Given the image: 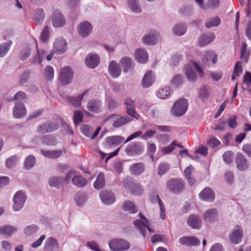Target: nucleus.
<instances>
[{
    "label": "nucleus",
    "mask_w": 251,
    "mask_h": 251,
    "mask_svg": "<svg viewBox=\"0 0 251 251\" xmlns=\"http://www.w3.org/2000/svg\"><path fill=\"white\" fill-rule=\"evenodd\" d=\"M166 186L170 192L176 195L180 194L185 189L184 182L180 178L169 179L167 182Z\"/></svg>",
    "instance_id": "1"
},
{
    "label": "nucleus",
    "mask_w": 251,
    "mask_h": 251,
    "mask_svg": "<svg viewBox=\"0 0 251 251\" xmlns=\"http://www.w3.org/2000/svg\"><path fill=\"white\" fill-rule=\"evenodd\" d=\"M144 144L140 141L129 143L125 149L126 154L129 156H135L141 154L144 151Z\"/></svg>",
    "instance_id": "2"
},
{
    "label": "nucleus",
    "mask_w": 251,
    "mask_h": 251,
    "mask_svg": "<svg viewBox=\"0 0 251 251\" xmlns=\"http://www.w3.org/2000/svg\"><path fill=\"white\" fill-rule=\"evenodd\" d=\"M108 245L111 250L113 251H125L130 247V243L123 239L114 238L110 240Z\"/></svg>",
    "instance_id": "3"
},
{
    "label": "nucleus",
    "mask_w": 251,
    "mask_h": 251,
    "mask_svg": "<svg viewBox=\"0 0 251 251\" xmlns=\"http://www.w3.org/2000/svg\"><path fill=\"white\" fill-rule=\"evenodd\" d=\"M188 108V101L186 99H180L176 101L172 108L173 115L180 117L184 115Z\"/></svg>",
    "instance_id": "4"
},
{
    "label": "nucleus",
    "mask_w": 251,
    "mask_h": 251,
    "mask_svg": "<svg viewBox=\"0 0 251 251\" xmlns=\"http://www.w3.org/2000/svg\"><path fill=\"white\" fill-rule=\"evenodd\" d=\"M138 215L142 220H137L134 222L133 224L140 231L143 237L145 238L146 236L145 231L146 229H148V230L151 232H153V230H152L150 227L151 225L150 221L142 213H139Z\"/></svg>",
    "instance_id": "5"
},
{
    "label": "nucleus",
    "mask_w": 251,
    "mask_h": 251,
    "mask_svg": "<svg viewBox=\"0 0 251 251\" xmlns=\"http://www.w3.org/2000/svg\"><path fill=\"white\" fill-rule=\"evenodd\" d=\"M26 200V196L23 190L17 191L13 199V209L14 211L20 210L24 206Z\"/></svg>",
    "instance_id": "6"
},
{
    "label": "nucleus",
    "mask_w": 251,
    "mask_h": 251,
    "mask_svg": "<svg viewBox=\"0 0 251 251\" xmlns=\"http://www.w3.org/2000/svg\"><path fill=\"white\" fill-rule=\"evenodd\" d=\"M73 77V72L70 67H65L60 70L59 78L63 85H66L70 83Z\"/></svg>",
    "instance_id": "7"
},
{
    "label": "nucleus",
    "mask_w": 251,
    "mask_h": 251,
    "mask_svg": "<svg viewBox=\"0 0 251 251\" xmlns=\"http://www.w3.org/2000/svg\"><path fill=\"white\" fill-rule=\"evenodd\" d=\"M243 237V230L239 225H236L228 235L229 241L233 244L240 243Z\"/></svg>",
    "instance_id": "8"
},
{
    "label": "nucleus",
    "mask_w": 251,
    "mask_h": 251,
    "mask_svg": "<svg viewBox=\"0 0 251 251\" xmlns=\"http://www.w3.org/2000/svg\"><path fill=\"white\" fill-rule=\"evenodd\" d=\"M59 125L55 122H47L39 125L37 128L39 133L44 134L53 132L58 129Z\"/></svg>",
    "instance_id": "9"
},
{
    "label": "nucleus",
    "mask_w": 251,
    "mask_h": 251,
    "mask_svg": "<svg viewBox=\"0 0 251 251\" xmlns=\"http://www.w3.org/2000/svg\"><path fill=\"white\" fill-rule=\"evenodd\" d=\"M126 108V113L130 116V118L138 120L140 118V115L138 114L135 110V103L130 99H126L124 102Z\"/></svg>",
    "instance_id": "10"
},
{
    "label": "nucleus",
    "mask_w": 251,
    "mask_h": 251,
    "mask_svg": "<svg viewBox=\"0 0 251 251\" xmlns=\"http://www.w3.org/2000/svg\"><path fill=\"white\" fill-rule=\"evenodd\" d=\"M100 197L102 203L106 205H111L116 201L115 195L111 191H101L100 193Z\"/></svg>",
    "instance_id": "11"
},
{
    "label": "nucleus",
    "mask_w": 251,
    "mask_h": 251,
    "mask_svg": "<svg viewBox=\"0 0 251 251\" xmlns=\"http://www.w3.org/2000/svg\"><path fill=\"white\" fill-rule=\"evenodd\" d=\"M51 22L55 27L63 26L66 24L65 18L59 10H55L53 12Z\"/></svg>",
    "instance_id": "12"
},
{
    "label": "nucleus",
    "mask_w": 251,
    "mask_h": 251,
    "mask_svg": "<svg viewBox=\"0 0 251 251\" xmlns=\"http://www.w3.org/2000/svg\"><path fill=\"white\" fill-rule=\"evenodd\" d=\"M114 117H115V119L112 125L115 128H119L132 121V118L127 116H121L117 114H112L110 116V118Z\"/></svg>",
    "instance_id": "13"
},
{
    "label": "nucleus",
    "mask_w": 251,
    "mask_h": 251,
    "mask_svg": "<svg viewBox=\"0 0 251 251\" xmlns=\"http://www.w3.org/2000/svg\"><path fill=\"white\" fill-rule=\"evenodd\" d=\"M59 244L57 239L53 237L48 238L45 243L43 251H58Z\"/></svg>",
    "instance_id": "14"
},
{
    "label": "nucleus",
    "mask_w": 251,
    "mask_h": 251,
    "mask_svg": "<svg viewBox=\"0 0 251 251\" xmlns=\"http://www.w3.org/2000/svg\"><path fill=\"white\" fill-rule=\"evenodd\" d=\"M199 197L202 201L212 202L215 200V194L211 188L207 187L200 193Z\"/></svg>",
    "instance_id": "15"
},
{
    "label": "nucleus",
    "mask_w": 251,
    "mask_h": 251,
    "mask_svg": "<svg viewBox=\"0 0 251 251\" xmlns=\"http://www.w3.org/2000/svg\"><path fill=\"white\" fill-rule=\"evenodd\" d=\"M217 60V55L213 51L206 52L202 58V62L205 66H210L211 64H215Z\"/></svg>",
    "instance_id": "16"
},
{
    "label": "nucleus",
    "mask_w": 251,
    "mask_h": 251,
    "mask_svg": "<svg viewBox=\"0 0 251 251\" xmlns=\"http://www.w3.org/2000/svg\"><path fill=\"white\" fill-rule=\"evenodd\" d=\"M100 58L96 53L89 54L85 59L86 65L90 68H95L98 66Z\"/></svg>",
    "instance_id": "17"
},
{
    "label": "nucleus",
    "mask_w": 251,
    "mask_h": 251,
    "mask_svg": "<svg viewBox=\"0 0 251 251\" xmlns=\"http://www.w3.org/2000/svg\"><path fill=\"white\" fill-rule=\"evenodd\" d=\"M159 39V35L158 32H149L142 38L143 43L147 45H155Z\"/></svg>",
    "instance_id": "18"
},
{
    "label": "nucleus",
    "mask_w": 251,
    "mask_h": 251,
    "mask_svg": "<svg viewBox=\"0 0 251 251\" xmlns=\"http://www.w3.org/2000/svg\"><path fill=\"white\" fill-rule=\"evenodd\" d=\"M124 186L128 191L135 195H139L142 191V189L140 186L134 184L132 181L128 178L124 179Z\"/></svg>",
    "instance_id": "19"
},
{
    "label": "nucleus",
    "mask_w": 251,
    "mask_h": 251,
    "mask_svg": "<svg viewBox=\"0 0 251 251\" xmlns=\"http://www.w3.org/2000/svg\"><path fill=\"white\" fill-rule=\"evenodd\" d=\"M179 243L183 246H198L200 244V241L194 236H182L179 239Z\"/></svg>",
    "instance_id": "20"
},
{
    "label": "nucleus",
    "mask_w": 251,
    "mask_h": 251,
    "mask_svg": "<svg viewBox=\"0 0 251 251\" xmlns=\"http://www.w3.org/2000/svg\"><path fill=\"white\" fill-rule=\"evenodd\" d=\"M188 225L193 229H199L201 226V221L200 217L195 214H191L187 219Z\"/></svg>",
    "instance_id": "21"
},
{
    "label": "nucleus",
    "mask_w": 251,
    "mask_h": 251,
    "mask_svg": "<svg viewBox=\"0 0 251 251\" xmlns=\"http://www.w3.org/2000/svg\"><path fill=\"white\" fill-rule=\"evenodd\" d=\"M102 102L98 99L89 100L87 107L89 111L95 113H99L101 111Z\"/></svg>",
    "instance_id": "22"
},
{
    "label": "nucleus",
    "mask_w": 251,
    "mask_h": 251,
    "mask_svg": "<svg viewBox=\"0 0 251 251\" xmlns=\"http://www.w3.org/2000/svg\"><path fill=\"white\" fill-rule=\"evenodd\" d=\"M235 162L238 169L241 171L246 170L249 167L245 156L241 153L236 154Z\"/></svg>",
    "instance_id": "23"
},
{
    "label": "nucleus",
    "mask_w": 251,
    "mask_h": 251,
    "mask_svg": "<svg viewBox=\"0 0 251 251\" xmlns=\"http://www.w3.org/2000/svg\"><path fill=\"white\" fill-rule=\"evenodd\" d=\"M53 46L54 50L58 54H63L66 50L67 42L62 37H60L56 39Z\"/></svg>",
    "instance_id": "24"
},
{
    "label": "nucleus",
    "mask_w": 251,
    "mask_h": 251,
    "mask_svg": "<svg viewBox=\"0 0 251 251\" xmlns=\"http://www.w3.org/2000/svg\"><path fill=\"white\" fill-rule=\"evenodd\" d=\"M14 117L16 118H20L26 113L25 106L22 102H17L13 110Z\"/></svg>",
    "instance_id": "25"
},
{
    "label": "nucleus",
    "mask_w": 251,
    "mask_h": 251,
    "mask_svg": "<svg viewBox=\"0 0 251 251\" xmlns=\"http://www.w3.org/2000/svg\"><path fill=\"white\" fill-rule=\"evenodd\" d=\"M155 78V75L152 71L147 72L143 78V87L144 88L150 87L154 83Z\"/></svg>",
    "instance_id": "26"
},
{
    "label": "nucleus",
    "mask_w": 251,
    "mask_h": 251,
    "mask_svg": "<svg viewBox=\"0 0 251 251\" xmlns=\"http://www.w3.org/2000/svg\"><path fill=\"white\" fill-rule=\"evenodd\" d=\"M17 231V228L10 225L0 226V235L10 237Z\"/></svg>",
    "instance_id": "27"
},
{
    "label": "nucleus",
    "mask_w": 251,
    "mask_h": 251,
    "mask_svg": "<svg viewBox=\"0 0 251 251\" xmlns=\"http://www.w3.org/2000/svg\"><path fill=\"white\" fill-rule=\"evenodd\" d=\"M215 38L213 32H204L199 40V44L201 47H204L211 43Z\"/></svg>",
    "instance_id": "28"
},
{
    "label": "nucleus",
    "mask_w": 251,
    "mask_h": 251,
    "mask_svg": "<svg viewBox=\"0 0 251 251\" xmlns=\"http://www.w3.org/2000/svg\"><path fill=\"white\" fill-rule=\"evenodd\" d=\"M136 60L140 63L145 64L148 61V55L146 50L143 49L136 50L134 53Z\"/></svg>",
    "instance_id": "29"
},
{
    "label": "nucleus",
    "mask_w": 251,
    "mask_h": 251,
    "mask_svg": "<svg viewBox=\"0 0 251 251\" xmlns=\"http://www.w3.org/2000/svg\"><path fill=\"white\" fill-rule=\"evenodd\" d=\"M108 70L110 74L113 78H117L121 73V69L118 64L115 61H112L109 64Z\"/></svg>",
    "instance_id": "30"
},
{
    "label": "nucleus",
    "mask_w": 251,
    "mask_h": 251,
    "mask_svg": "<svg viewBox=\"0 0 251 251\" xmlns=\"http://www.w3.org/2000/svg\"><path fill=\"white\" fill-rule=\"evenodd\" d=\"M145 169V165L141 162L134 163L129 167L131 174L134 176L141 175L144 172Z\"/></svg>",
    "instance_id": "31"
},
{
    "label": "nucleus",
    "mask_w": 251,
    "mask_h": 251,
    "mask_svg": "<svg viewBox=\"0 0 251 251\" xmlns=\"http://www.w3.org/2000/svg\"><path fill=\"white\" fill-rule=\"evenodd\" d=\"M121 66L124 68L125 72L132 70L134 66V62L132 59L127 56H125L121 58L120 60Z\"/></svg>",
    "instance_id": "32"
},
{
    "label": "nucleus",
    "mask_w": 251,
    "mask_h": 251,
    "mask_svg": "<svg viewBox=\"0 0 251 251\" xmlns=\"http://www.w3.org/2000/svg\"><path fill=\"white\" fill-rule=\"evenodd\" d=\"M64 182V177L62 176H53L49 179V184L51 187L60 188Z\"/></svg>",
    "instance_id": "33"
},
{
    "label": "nucleus",
    "mask_w": 251,
    "mask_h": 251,
    "mask_svg": "<svg viewBox=\"0 0 251 251\" xmlns=\"http://www.w3.org/2000/svg\"><path fill=\"white\" fill-rule=\"evenodd\" d=\"M217 216V211L215 208L209 209L203 214V219L207 222H213Z\"/></svg>",
    "instance_id": "34"
},
{
    "label": "nucleus",
    "mask_w": 251,
    "mask_h": 251,
    "mask_svg": "<svg viewBox=\"0 0 251 251\" xmlns=\"http://www.w3.org/2000/svg\"><path fill=\"white\" fill-rule=\"evenodd\" d=\"M122 209L124 211L128 212L131 214H135L138 211V209L135 205L130 201H124Z\"/></svg>",
    "instance_id": "35"
},
{
    "label": "nucleus",
    "mask_w": 251,
    "mask_h": 251,
    "mask_svg": "<svg viewBox=\"0 0 251 251\" xmlns=\"http://www.w3.org/2000/svg\"><path fill=\"white\" fill-rule=\"evenodd\" d=\"M128 6L132 12L140 13L142 12V8L139 0H128Z\"/></svg>",
    "instance_id": "36"
},
{
    "label": "nucleus",
    "mask_w": 251,
    "mask_h": 251,
    "mask_svg": "<svg viewBox=\"0 0 251 251\" xmlns=\"http://www.w3.org/2000/svg\"><path fill=\"white\" fill-rule=\"evenodd\" d=\"M41 152L43 155L49 158L56 159L61 155L62 151L61 150L56 151H46L41 150Z\"/></svg>",
    "instance_id": "37"
},
{
    "label": "nucleus",
    "mask_w": 251,
    "mask_h": 251,
    "mask_svg": "<svg viewBox=\"0 0 251 251\" xmlns=\"http://www.w3.org/2000/svg\"><path fill=\"white\" fill-rule=\"evenodd\" d=\"M87 179L79 175L73 176L72 179V183L78 188L83 187L87 183Z\"/></svg>",
    "instance_id": "38"
},
{
    "label": "nucleus",
    "mask_w": 251,
    "mask_h": 251,
    "mask_svg": "<svg viewBox=\"0 0 251 251\" xmlns=\"http://www.w3.org/2000/svg\"><path fill=\"white\" fill-rule=\"evenodd\" d=\"M31 53V48L28 45H23L19 52V58L22 61L26 60Z\"/></svg>",
    "instance_id": "39"
},
{
    "label": "nucleus",
    "mask_w": 251,
    "mask_h": 251,
    "mask_svg": "<svg viewBox=\"0 0 251 251\" xmlns=\"http://www.w3.org/2000/svg\"><path fill=\"white\" fill-rule=\"evenodd\" d=\"M19 159L20 157L17 155H12L6 159L5 166L8 169H12L17 165Z\"/></svg>",
    "instance_id": "40"
},
{
    "label": "nucleus",
    "mask_w": 251,
    "mask_h": 251,
    "mask_svg": "<svg viewBox=\"0 0 251 251\" xmlns=\"http://www.w3.org/2000/svg\"><path fill=\"white\" fill-rule=\"evenodd\" d=\"M39 230V227L34 224H32L25 227L24 233L26 236L30 237L35 234Z\"/></svg>",
    "instance_id": "41"
},
{
    "label": "nucleus",
    "mask_w": 251,
    "mask_h": 251,
    "mask_svg": "<svg viewBox=\"0 0 251 251\" xmlns=\"http://www.w3.org/2000/svg\"><path fill=\"white\" fill-rule=\"evenodd\" d=\"M87 91L84 92L82 94L78 95L75 97H69L68 100L69 102L75 107H78L80 105L81 100H82L84 95L86 94Z\"/></svg>",
    "instance_id": "42"
},
{
    "label": "nucleus",
    "mask_w": 251,
    "mask_h": 251,
    "mask_svg": "<svg viewBox=\"0 0 251 251\" xmlns=\"http://www.w3.org/2000/svg\"><path fill=\"white\" fill-rule=\"evenodd\" d=\"M250 53V51L247 50V45L246 43L243 42L241 48L240 58L244 60L246 63L248 62Z\"/></svg>",
    "instance_id": "43"
},
{
    "label": "nucleus",
    "mask_w": 251,
    "mask_h": 251,
    "mask_svg": "<svg viewBox=\"0 0 251 251\" xmlns=\"http://www.w3.org/2000/svg\"><path fill=\"white\" fill-rule=\"evenodd\" d=\"M36 159L32 155H29L25 159L24 163V168L26 170L31 169L35 164Z\"/></svg>",
    "instance_id": "44"
},
{
    "label": "nucleus",
    "mask_w": 251,
    "mask_h": 251,
    "mask_svg": "<svg viewBox=\"0 0 251 251\" xmlns=\"http://www.w3.org/2000/svg\"><path fill=\"white\" fill-rule=\"evenodd\" d=\"M221 23V20L218 17L209 18L205 22V25L207 28H210L218 26Z\"/></svg>",
    "instance_id": "45"
},
{
    "label": "nucleus",
    "mask_w": 251,
    "mask_h": 251,
    "mask_svg": "<svg viewBox=\"0 0 251 251\" xmlns=\"http://www.w3.org/2000/svg\"><path fill=\"white\" fill-rule=\"evenodd\" d=\"M93 26L88 21L81 22L77 26V31H92Z\"/></svg>",
    "instance_id": "46"
},
{
    "label": "nucleus",
    "mask_w": 251,
    "mask_h": 251,
    "mask_svg": "<svg viewBox=\"0 0 251 251\" xmlns=\"http://www.w3.org/2000/svg\"><path fill=\"white\" fill-rule=\"evenodd\" d=\"M45 14L42 8H38L34 11L33 18L38 23H42L45 18Z\"/></svg>",
    "instance_id": "47"
},
{
    "label": "nucleus",
    "mask_w": 251,
    "mask_h": 251,
    "mask_svg": "<svg viewBox=\"0 0 251 251\" xmlns=\"http://www.w3.org/2000/svg\"><path fill=\"white\" fill-rule=\"evenodd\" d=\"M12 44V41L0 44V57H4L9 51Z\"/></svg>",
    "instance_id": "48"
},
{
    "label": "nucleus",
    "mask_w": 251,
    "mask_h": 251,
    "mask_svg": "<svg viewBox=\"0 0 251 251\" xmlns=\"http://www.w3.org/2000/svg\"><path fill=\"white\" fill-rule=\"evenodd\" d=\"M104 176L102 174H100L94 183V187L96 189H100L104 186Z\"/></svg>",
    "instance_id": "49"
},
{
    "label": "nucleus",
    "mask_w": 251,
    "mask_h": 251,
    "mask_svg": "<svg viewBox=\"0 0 251 251\" xmlns=\"http://www.w3.org/2000/svg\"><path fill=\"white\" fill-rule=\"evenodd\" d=\"M124 137L120 136H114L106 138V141L110 145H118L124 141Z\"/></svg>",
    "instance_id": "50"
},
{
    "label": "nucleus",
    "mask_w": 251,
    "mask_h": 251,
    "mask_svg": "<svg viewBox=\"0 0 251 251\" xmlns=\"http://www.w3.org/2000/svg\"><path fill=\"white\" fill-rule=\"evenodd\" d=\"M170 165L166 162H161L158 167V174L160 176L165 175L170 169Z\"/></svg>",
    "instance_id": "51"
},
{
    "label": "nucleus",
    "mask_w": 251,
    "mask_h": 251,
    "mask_svg": "<svg viewBox=\"0 0 251 251\" xmlns=\"http://www.w3.org/2000/svg\"><path fill=\"white\" fill-rule=\"evenodd\" d=\"M170 88L169 87H166L160 89L158 91L157 96L160 99H165L170 96Z\"/></svg>",
    "instance_id": "52"
},
{
    "label": "nucleus",
    "mask_w": 251,
    "mask_h": 251,
    "mask_svg": "<svg viewBox=\"0 0 251 251\" xmlns=\"http://www.w3.org/2000/svg\"><path fill=\"white\" fill-rule=\"evenodd\" d=\"M185 75L190 81L194 82L197 80V76L194 70L189 68L185 67Z\"/></svg>",
    "instance_id": "53"
},
{
    "label": "nucleus",
    "mask_w": 251,
    "mask_h": 251,
    "mask_svg": "<svg viewBox=\"0 0 251 251\" xmlns=\"http://www.w3.org/2000/svg\"><path fill=\"white\" fill-rule=\"evenodd\" d=\"M87 200V196L84 193H78L75 197V201L78 206L82 205Z\"/></svg>",
    "instance_id": "54"
},
{
    "label": "nucleus",
    "mask_w": 251,
    "mask_h": 251,
    "mask_svg": "<svg viewBox=\"0 0 251 251\" xmlns=\"http://www.w3.org/2000/svg\"><path fill=\"white\" fill-rule=\"evenodd\" d=\"M42 144L47 145H54L55 144L54 138L50 135L42 136Z\"/></svg>",
    "instance_id": "55"
},
{
    "label": "nucleus",
    "mask_w": 251,
    "mask_h": 251,
    "mask_svg": "<svg viewBox=\"0 0 251 251\" xmlns=\"http://www.w3.org/2000/svg\"><path fill=\"white\" fill-rule=\"evenodd\" d=\"M154 197L156 199L157 203H158L160 207V217L161 219H162V220H165L166 218V212L165 208V207L164 206L163 202L161 200L158 196H155Z\"/></svg>",
    "instance_id": "56"
},
{
    "label": "nucleus",
    "mask_w": 251,
    "mask_h": 251,
    "mask_svg": "<svg viewBox=\"0 0 251 251\" xmlns=\"http://www.w3.org/2000/svg\"><path fill=\"white\" fill-rule=\"evenodd\" d=\"M45 76L50 81L52 80L54 77V70L51 66H48L45 70Z\"/></svg>",
    "instance_id": "57"
},
{
    "label": "nucleus",
    "mask_w": 251,
    "mask_h": 251,
    "mask_svg": "<svg viewBox=\"0 0 251 251\" xmlns=\"http://www.w3.org/2000/svg\"><path fill=\"white\" fill-rule=\"evenodd\" d=\"M209 96V91L205 86H201L199 90V97L203 99H207Z\"/></svg>",
    "instance_id": "58"
},
{
    "label": "nucleus",
    "mask_w": 251,
    "mask_h": 251,
    "mask_svg": "<svg viewBox=\"0 0 251 251\" xmlns=\"http://www.w3.org/2000/svg\"><path fill=\"white\" fill-rule=\"evenodd\" d=\"M183 82V79L180 75H176L174 76L172 81L171 84L176 87H178L181 85Z\"/></svg>",
    "instance_id": "59"
},
{
    "label": "nucleus",
    "mask_w": 251,
    "mask_h": 251,
    "mask_svg": "<svg viewBox=\"0 0 251 251\" xmlns=\"http://www.w3.org/2000/svg\"><path fill=\"white\" fill-rule=\"evenodd\" d=\"M187 29V25L184 23H179L176 24L173 29V31H186Z\"/></svg>",
    "instance_id": "60"
},
{
    "label": "nucleus",
    "mask_w": 251,
    "mask_h": 251,
    "mask_svg": "<svg viewBox=\"0 0 251 251\" xmlns=\"http://www.w3.org/2000/svg\"><path fill=\"white\" fill-rule=\"evenodd\" d=\"M233 155V152L230 151L225 152L223 155V158L224 162L226 164H230L232 161Z\"/></svg>",
    "instance_id": "61"
},
{
    "label": "nucleus",
    "mask_w": 251,
    "mask_h": 251,
    "mask_svg": "<svg viewBox=\"0 0 251 251\" xmlns=\"http://www.w3.org/2000/svg\"><path fill=\"white\" fill-rule=\"evenodd\" d=\"M83 119V114L80 111L75 110L74 114V123L75 125H77L82 122Z\"/></svg>",
    "instance_id": "62"
},
{
    "label": "nucleus",
    "mask_w": 251,
    "mask_h": 251,
    "mask_svg": "<svg viewBox=\"0 0 251 251\" xmlns=\"http://www.w3.org/2000/svg\"><path fill=\"white\" fill-rule=\"evenodd\" d=\"M225 180L229 184L233 183L234 181V175L230 171H226L225 174Z\"/></svg>",
    "instance_id": "63"
},
{
    "label": "nucleus",
    "mask_w": 251,
    "mask_h": 251,
    "mask_svg": "<svg viewBox=\"0 0 251 251\" xmlns=\"http://www.w3.org/2000/svg\"><path fill=\"white\" fill-rule=\"evenodd\" d=\"M243 82L248 87L251 86V73L248 71H247L244 75L243 77Z\"/></svg>",
    "instance_id": "64"
}]
</instances>
